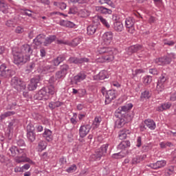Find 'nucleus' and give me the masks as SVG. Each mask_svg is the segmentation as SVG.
<instances>
[{"mask_svg":"<svg viewBox=\"0 0 176 176\" xmlns=\"http://www.w3.org/2000/svg\"><path fill=\"white\" fill-rule=\"evenodd\" d=\"M142 162V157L140 155H137L132 159L131 164H138Z\"/></svg>","mask_w":176,"mask_h":176,"instance_id":"47","label":"nucleus"},{"mask_svg":"<svg viewBox=\"0 0 176 176\" xmlns=\"http://www.w3.org/2000/svg\"><path fill=\"white\" fill-rule=\"evenodd\" d=\"M56 71V66L52 65L50 63H45L42 67V73L43 74H50Z\"/></svg>","mask_w":176,"mask_h":176,"instance_id":"16","label":"nucleus"},{"mask_svg":"<svg viewBox=\"0 0 176 176\" xmlns=\"http://www.w3.org/2000/svg\"><path fill=\"white\" fill-rule=\"evenodd\" d=\"M107 72L104 70L101 71L99 74L96 76H94V80H104V79H107Z\"/></svg>","mask_w":176,"mask_h":176,"instance_id":"30","label":"nucleus"},{"mask_svg":"<svg viewBox=\"0 0 176 176\" xmlns=\"http://www.w3.org/2000/svg\"><path fill=\"white\" fill-rule=\"evenodd\" d=\"M27 150L25 148H20L18 147V151L16 153V163H30V164H34L32 160L27 157L25 153Z\"/></svg>","mask_w":176,"mask_h":176,"instance_id":"5","label":"nucleus"},{"mask_svg":"<svg viewBox=\"0 0 176 176\" xmlns=\"http://www.w3.org/2000/svg\"><path fill=\"white\" fill-rule=\"evenodd\" d=\"M113 28L116 32H122L124 30V26L122 22L116 21L113 23Z\"/></svg>","mask_w":176,"mask_h":176,"instance_id":"27","label":"nucleus"},{"mask_svg":"<svg viewBox=\"0 0 176 176\" xmlns=\"http://www.w3.org/2000/svg\"><path fill=\"white\" fill-rule=\"evenodd\" d=\"M12 133L13 132H12V131H10L9 132V131H6V138H8V140H12V135H13V134H12Z\"/></svg>","mask_w":176,"mask_h":176,"instance_id":"64","label":"nucleus"},{"mask_svg":"<svg viewBox=\"0 0 176 176\" xmlns=\"http://www.w3.org/2000/svg\"><path fill=\"white\" fill-rule=\"evenodd\" d=\"M151 92H149L148 90H145L144 91L142 92L141 98H145L146 100H148L149 98H151Z\"/></svg>","mask_w":176,"mask_h":176,"instance_id":"48","label":"nucleus"},{"mask_svg":"<svg viewBox=\"0 0 176 176\" xmlns=\"http://www.w3.org/2000/svg\"><path fill=\"white\" fill-rule=\"evenodd\" d=\"M47 147V143L45 141H40L38 144V152H42V151H45Z\"/></svg>","mask_w":176,"mask_h":176,"instance_id":"42","label":"nucleus"},{"mask_svg":"<svg viewBox=\"0 0 176 176\" xmlns=\"http://www.w3.org/2000/svg\"><path fill=\"white\" fill-rule=\"evenodd\" d=\"M113 39V33L112 32H107L102 35V40L104 45H111Z\"/></svg>","mask_w":176,"mask_h":176,"instance_id":"18","label":"nucleus"},{"mask_svg":"<svg viewBox=\"0 0 176 176\" xmlns=\"http://www.w3.org/2000/svg\"><path fill=\"white\" fill-rule=\"evenodd\" d=\"M45 36H46L44 34H38L34 40L33 43L36 45V46H41V45H44L45 43Z\"/></svg>","mask_w":176,"mask_h":176,"instance_id":"20","label":"nucleus"},{"mask_svg":"<svg viewBox=\"0 0 176 176\" xmlns=\"http://www.w3.org/2000/svg\"><path fill=\"white\" fill-rule=\"evenodd\" d=\"M109 144L107 143L100 146V148H97L94 153L91 155L93 160H101V157H105L108 155V148Z\"/></svg>","mask_w":176,"mask_h":176,"instance_id":"4","label":"nucleus"},{"mask_svg":"<svg viewBox=\"0 0 176 176\" xmlns=\"http://www.w3.org/2000/svg\"><path fill=\"white\" fill-rule=\"evenodd\" d=\"M82 42V38L78 37L73 39L69 43V46H72V47H76Z\"/></svg>","mask_w":176,"mask_h":176,"instance_id":"41","label":"nucleus"},{"mask_svg":"<svg viewBox=\"0 0 176 176\" xmlns=\"http://www.w3.org/2000/svg\"><path fill=\"white\" fill-rule=\"evenodd\" d=\"M140 50H142V45L137 44L129 47L126 49V53L128 56H131V54L137 53V52H140Z\"/></svg>","mask_w":176,"mask_h":176,"instance_id":"17","label":"nucleus"},{"mask_svg":"<svg viewBox=\"0 0 176 176\" xmlns=\"http://www.w3.org/2000/svg\"><path fill=\"white\" fill-rule=\"evenodd\" d=\"M56 93L54 86L49 85L45 87H43L35 95L34 98L41 101V100H49L50 96H53Z\"/></svg>","mask_w":176,"mask_h":176,"instance_id":"2","label":"nucleus"},{"mask_svg":"<svg viewBox=\"0 0 176 176\" xmlns=\"http://www.w3.org/2000/svg\"><path fill=\"white\" fill-rule=\"evenodd\" d=\"M96 32H98V26L96 25H90L87 28V35L91 36L94 35Z\"/></svg>","mask_w":176,"mask_h":176,"instance_id":"23","label":"nucleus"},{"mask_svg":"<svg viewBox=\"0 0 176 176\" xmlns=\"http://www.w3.org/2000/svg\"><path fill=\"white\" fill-rule=\"evenodd\" d=\"M65 58H67V56H65V54L59 55L58 57H56L52 60L54 66L58 67L60 63L65 61Z\"/></svg>","mask_w":176,"mask_h":176,"instance_id":"21","label":"nucleus"},{"mask_svg":"<svg viewBox=\"0 0 176 176\" xmlns=\"http://www.w3.org/2000/svg\"><path fill=\"white\" fill-rule=\"evenodd\" d=\"M76 168H78V167L75 164H73L67 168L66 171L67 173H75V171H76Z\"/></svg>","mask_w":176,"mask_h":176,"instance_id":"56","label":"nucleus"},{"mask_svg":"<svg viewBox=\"0 0 176 176\" xmlns=\"http://www.w3.org/2000/svg\"><path fill=\"white\" fill-rule=\"evenodd\" d=\"M87 78V74L86 72L82 71L78 73L73 78V83L75 85H78V83H80V82L85 80Z\"/></svg>","mask_w":176,"mask_h":176,"instance_id":"15","label":"nucleus"},{"mask_svg":"<svg viewBox=\"0 0 176 176\" xmlns=\"http://www.w3.org/2000/svg\"><path fill=\"white\" fill-rule=\"evenodd\" d=\"M127 134H130V131L129 129H122L118 133V138L120 140H126L127 138Z\"/></svg>","mask_w":176,"mask_h":176,"instance_id":"33","label":"nucleus"},{"mask_svg":"<svg viewBox=\"0 0 176 176\" xmlns=\"http://www.w3.org/2000/svg\"><path fill=\"white\" fill-rule=\"evenodd\" d=\"M124 155H122V153H114L112 155V158L113 159H122Z\"/></svg>","mask_w":176,"mask_h":176,"instance_id":"61","label":"nucleus"},{"mask_svg":"<svg viewBox=\"0 0 176 176\" xmlns=\"http://www.w3.org/2000/svg\"><path fill=\"white\" fill-rule=\"evenodd\" d=\"M171 108V103L165 102L162 103L160 106L156 108V111L158 112H163V111H166V109H170Z\"/></svg>","mask_w":176,"mask_h":176,"instance_id":"26","label":"nucleus"},{"mask_svg":"<svg viewBox=\"0 0 176 176\" xmlns=\"http://www.w3.org/2000/svg\"><path fill=\"white\" fill-rule=\"evenodd\" d=\"M168 81V74L162 73L158 78L156 90L158 93H160L164 90L165 85Z\"/></svg>","mask_w":176,"mask_h":176,"instance_id":"7","label":"nucleus"},{"mask_svg":"<svg viewBox=\"0 0 176 176\" xmlns=\"http://www.w3.org/2000/svg\"><path fill=\"white\" fill-rule=\"evenodd\" d=\"M133 103H128L122 107H119L115 112L116 118H127V116L133 115L134 118V112L129 111L133 108Z\"/></svg>","mask_w":176,"mask_h":176,"instance_id":"3","label":"nucleus"},{"mask_svg":"<svg viewBox=\"0 0 176 176\" xmlns=\"http://www.w3.org/2000/svg\"><path fill=\"white\" fill-rule=\"evenodd\" d=\"M155 63L158 65H168L171 64V58L166 55L155 59Z\"/></svg>","mask_w":176,"mask_h":176,"instance_id":"14","label":"nucleus"},{"mask_svg":"<svg viewBox=\"0 0 176 176\" xmlns=\"http://www.w3.org/2000/svg\"><path fill=\"white\" fill-rule=\"evenodd\" d=\"M89 61H90V60L87 58H78L76 56H72L68 59L69 64H76V65L84 64V63H89Z\"/></svg>","mask_w":176,"mask_h":176,"instance_id":"9","label":"nucleus"},{"mask_svg":"<svg viewBox=\"0 0 176 176\" xmlns=\"http://www.w3.org/2000/svg\"><path fill=\"white\" fill-rule=\"evenodd\" d=\"M148 72L152 75H159V70L156 68L149 69Z\"/></svg>","mask_w":176,"mask_h":176,"instance_id":"60","label":"nucleus"},{"mask_svg":"<svg viewBox=\"0 0 176 176\" xmlns=\"http://www.w3.org/2000/svg\"><path fill=\"white\" fill-rule=\"evenodd\" d=\"M144 72H145V71H144V69H137L135 70V72L132 74L133 77L137 76L138 75H140V74H144Z\"/></svg>","mask_w":176,"mask_h":176,"instance_id":"57","label":"nucleus"},{"mask_svg":"<svg viewBox=\"0 0 176 176\" xmlns=\"http://www.w3.org/2000/svg\"><path fill=\"white\" fill-rule=\"evenodd\" d=\"M118 97V93L115 89H110L109 91H106L105 95V104H110L112 100H115Z\"/></svg>","mask_w":176,"mask_h":176,"instance_id":"10","label":"nucleus"},{"mask_svg":"<svg viewBox=\"0 0 176 176\" xmlns=\"http://www.w3.org/2000/svg\"><path fill=\"white\" fill-rule=\"evenodd\" d=\"M96 10L102 14H112V10L108 9L104 6H97Z\"/></svg>","mask_w":176,"mask_h":176,"instance_id":"22","label":"nucleus"},{"mask_svg":"<svg viewBox=\"0 0 176 176\" xmlns=\"http://www.w3.org/2000/svg\"><path fill=\"white\" fill-rule=\"evenodd\" d=\"M61 105H63V102H60V101H52L49 103L48 104V107L50 108V109L51 111H54V109H56V108H60V107H61Z\"/></svg>","mask_w":176,"mask_h":176,"instance_id":"31","label":"nucleus"},{"mask_svg":"<svg viewBox=\"0 0 176 176\" xmlns=\"http://www.w3.org/2000/svg\"><path fill=\"white\" fill-rule=\"evenodd\" d=\"M6 25L10 28H14L16 27V21L13 20H8L6 22Z\"/></svg>","mask_w":176,"mask_h":176,"instance_id":"52","label":"nucleus"},{"mask_svg":"<svg viewBox=\"0 0 176 176\" xmlns=\"http://www.w3.org/2000/svg\"><path fill=\"white\" fill-rule=\"evenodd\" d=\"M167 164V162L166 160L157 161L154 164H150L148 167L153 168V170H157L159 168H163Z\"/></svg>","mask_w":176,"mask_h":176,"instance_id":"19","label":"nucleus"},{"mask_svg":"<svg viewBox=\"0 0 176 176\" xmlns=\"http://www.w3.org/2000/svg\"><path fill=\"white\" fill-rule=\"evenodd\" d=\"M36 63H35L34 61H32L27 65L26 72H31L32 71H34V69H36Z\"/></svg>","mask_w":176,"mask_h":176,"instance_id":"39","label":"nucleus"},{"mask_svg":"<svg viewBox=\"0 0 176 176\" xmlns=\"http://www.w3.org/2000/svg\"><path fill=\"white\" fill-rule=\"evenodd\" d=\"M131 120H133V114L129 116L126 115V117L120 116L118 118V120H116L115 126L117 129H122L126 123H129V122H131Z\"/></svg>","mask_w":176,"mask_h":176,"instance_id":"8","label":"nucleus"},{"mask_svg":"<svg viewBox=\"0 0 176 176\" xmlns=\"http://www.w3.org/2000/svg\"><path fill=\"white\" fill-rule=\"evenodd\" d=\"M80 14H81V17H89V16H90V12H89V10L84 9V10H81L80 11Z\"/></svg>","mask_w":176,"mask_h":176,"instance_id":"55","label":"nucleus"},{"mask_svg":"<svg viewBox=\"0 0 176 176\" xmlns=\"http://www.w3.org/2000/svg\"><path fill=\"white\" fill-rule=\"evenodd\" d=\"M33 52L32 47L28 44H24L20 47H12V55L14 64L18 66L27 64L31 60Z\"/></svg>","mask_w":176,"mask_h":176,"instance_id":"1","label":"nucleus"},{"mask_svg":"<svg viewBox=\"0 0 176 176\" xmlns=\"http://www.w3.org/2000/svg\"><path fill=\"white\" fill-rule=\"evenodd\" d=\"M22 81L21 78H20L19 76H14L12 78L10 81V85L12 86V87H14L16 89V87Z\"/></svg>","mask_w":176,"mask_h":176,"instance_id":"34","label":"nucleus"},{"mask_svg":"<svg viewBox=\"0 0 176 176\" xmlns=\"http://www.w3.org/2000/svg\"><path fill=\"white\" fill-rule=\"evenodd\" d=\"M18 146H26L25 142L23 139H19L16 141Z\"/></svg>","mask_w":176,"mask_h":176,"instance_id":"59","label":"nucleus"},{"mask_svg":"<svg viewBox=\"0 0 176 176\" xmlns=\"http://www.w3.org/2000/svg\"><path fill=\"white\" fill-rule=\"evenodd\" d=\"M160 146L162 149H165L167 146L170 148V146H173V143L171 142H162L160 144Z\"/></svg>","mask_w":176,"mask_h":176,"instance_id":"50","label":"nucleus"},{"mask_svg":"<svg viewBox=\"0 0 176 176\" xmlns=\"http://www.w3.org/2000/svg\"><path fill=\"white\" fill-rule=\"evenodd\" d=\"M143 83L145 86H149V84L152 83V76H145L143 77Z\"/></svg>","mask_w":176,"mask_h":176,"instance_id":"46","label":"nucleus"},{"mask_svg":"<svg viewBox=\"0 0 176 176\" xmlns=\"http://www.w3.org/2000/svg\"><path fill=\"white\" fill-rule=\"evenodd\" d=\"M86 94H87L86 89H78L79 97H80V98L85 97V96H86Z\"/></svg>","mask_w":176,"mask_h":176,"instance_id":"58","label":"nucleus"},{"mask_svg":"<svg viewBox=\"0 0 176 176\" xmlns=\"http://www.w3.org/2000/svg\"><path fill=\"white\" fill-rule=\"evenodd\" d=\"M43 137L47 141L50 142V141H53V135L52 131L50 129H45V131L43 133Z\"/></svg>","mask_w":176,"mask_h":176,"instance_id":"24","label":"nucleus"},{"mask_svg":"<svg viewBox=\"0 0 176 176\" xmlns=\"http://www.w3.org/2000/svg\"><path fill=\"white\" fill-rule=\"evenodd\" d=\"M14 75H16L14 70L9 69L5 64L0 65V79H9Z\"/></svg>","mask_w":176,"mask_h":176,"instance_id":"6","label":"nucleus"},{"mask_svg":"<svg viewBox=\"0 0 176 176\" xmlns=\"http://www.w3.org/2000/svg\"><path fill=\"white\" fill-rule=\"evenodd\" d=\"M56 35H51L47 37L45 36L43 46H49V45H52V43L56 41Z\"/></svg>","mask_w":176,"mask_h":176,"instance_id":"28","label":"nucleus"},{"mask_svg":"<svg viewBox=\"0 0 176 176\" xmlns=\"http://www.w3.org/2000/svg\"><path fill=\"white\" fill-rule=\"evenodd\" d=\"M41 80V78L34 77L30 80V83L28 85V89L30 91H34V90H36V87L39 85V82Z\"/></svg>","mask_w":176,"mask_h":176,"instance_id":"12","label":"nucleus"},{"mask_svg":"<svg viewBox=\"0 0 176 176\" xmlns=\"http://www.w3.org/2000/svg\"><path fill=\"white\" fill-rule=\"evenodd\" d=\"M15 126H16V120H12L8 126L7 131H8L9 132L12 131L13 133L14 127H15Z\"/></svg>","mask_w":176,"mask_h":176,"instance_id":"51","label":"nucleus"},{"mask_svg":"<svg viewBox=\"0 0 176 176\" xmlns=\"http://www.w3.org/2000/svg\"><path fill=\"white\" fill-rule=\"evenodd\" d=\"M29 142H34L36 140V133L35 132H29L26 134Z\"/></svg>","mask_w":176,"mask_h":176,"instance_id":"38","label":"nucleus"},{"mask_svg":"<svg viewBox=\"0 0 176 176\" xmlns=\"http://www.w3.org/2000/svg\"><path fill=\"white\" fill-rule=\"evenodd\" d=\"M19 147L16 146H12L9 151L11 152V156L12 157H16L17 156V152H18Z\"/></svg>","mask_w":176,"mask_h":176,"instance_id":"45","label":"nucleus"},{"mask_svg":"<svg viewBox=\"0 0 176 176\" xmlns=\"http://www.w3.org/2000/svg\"><path fill=\"white\" fill-rule=\"evenodd\" d=\"M90 130H91V126L90 124H83L81 125L79 129V135L80 138H85L89 133H90Z\"/></svg>","mask_w":176,"mask_h":176,"instance_id":"11","label":"nucleus"},{"mask_svg":"<svg viewBox=\"0 0 176 176\" xmlns=\"http://www.w3.org/2000/svg\"><path fill=\"white\" fill-rule=\"evenodd\" d=\"M65 24L66 27H68L69 28H74V27H75V23L69 21H67V22H65Z\"/></svg>","mask_w":176,"mask_h":176,"instance_id":"63","label":"nucleus"},{"mask_svg":"<svg viewBox=\"0 0 176 176\" xmlns=\"http://www.w3.org/2000/svg\"><path fill=\"white\" fill-rule=\"evenodd\" d=\"M55 76L58 80V82H60V80H63L66 76L65 74H64V73H62L61 72H60V70H58L55 73Z\"/></svg>","mask_w":176,"mask_h":176,"instance_id":"44","label":"nucleus"},{"mask_svg":"<svg viewBox=\"0 0 176 176\" xmlns=\"http://www.w3.org/2000/svg\"><path fill=\"white\" fill-rule=\"evenodd\" d=\"M118 53V50L116 49L113 51H111V52H107V54H104L102 58L104 61V63H111V61H113L115 58V54Z\"/></svg>","mask_w":176,"mask_h":176,"instance_id":"13","label":"nucleus"},{"mask_svg":"<svg viewBox=\"0 0 176 176\" xmlns=\"http://www.w3.org/2000/svg\"><path fill=\"white\" fill-rule=\"evenodd\" d=\"M131 146V143H130V141H122L118 144V149H126V148H130Z\"/></svg>","mask_w":176,"mask_h":176,"instance_id":"35","label":"nucleus"},{"mask_svg":"<svg viewBox=\"0 0 176 176\" xmlns=\"http://www.w3.org/2000/svg\"><path fill=\"white\" fill-rule=\"evenodd\" d=\"M141 145H142V140L141 136H138L136 141V146L138 148H141Z\"/></svg>","mask_w":176,"mask_h":176,"instance_id":"62","label":"nucleus"},{"mask_svg":"<svg viewBox=\"0 0 176 176\" xmlns=\"http://www.w3.org/2000/svg\"><path fill=\"white\" fill-rule=\"evenodd\" d=\"M152 149V145L151 144H146L142 146V152L146 153L149 152Z\"/></svg>","mask_w":176,"mask_h":176,"instance_id":"49","label":"nucleus"},{"mask_svg":"<svg viewBox=\"0 0 176 176\" xmlns=\"http://www.w3.org/2000/svg\"><path fill=\"white\" fill-rule=\"evenodd\" d=\"M134 24H135V19L133 16H129L125 19V27L126 28H134Z\"/></svg>","mask_w":176,"mask_h":176,"instance_id":"25","label":"nucleus"},{"mask_svg":"<svg viewBox=\"0 0 176 176\" xmlns=\"http://www.w3.org/2000/svg\"><path fill=\"white\" fill-rule=\"evenodd\" d=\"M26 131L27 133H35V126H34V124L30 123L26 126Z\"/></svg>","mask_w":176,"mask_h":176,"instance_id":"54","label":"nucleus"},{"mask_svg":"<svg viewBox=\"0 0 176 176\" xmlns=\"http://www.w3.org/2000/svg\"><path fill=\"white\" fill-rule=\"evenodd\" d=\"M68 71H69V65L67 64H63L60 66L59 72H62L64 75L67 76V74H68Z\"/></svg>","mask_w":176,"mask_h":176,"instance_id":"37","label":"nucleus"},{"mask_svg":"<svg viewBox=\"0 0 176 176\" xmlns=\"http://www.w3.org/2000/svg\"><path fill=\"white\" fill-rule=\"evenodd\" d=\"M16 89H18V91H23L27 89V84L22 80V81H21L16 87Z\"/></svg>","mask_w":176,"mask_h":176,"instance_id":"40","label":"nucleus"},{"mask_svg":"<svg viewBox=\"0 0 176 176\" xmlns=\"http://www.w3.org/2000/svg\"><path fill=\"white\" fill-rule=\"evenodd\" d=\"M116 48L103 47L99 50L100 54H107V53H112Z\"/></svg>","mask_w":176,"mask_h":176,"instance_id":"36","label":"nucleus"},{"mask_svg":"<svg viewBox=\"0 0 176 176\" xmlns=\"http://www.w3.org/2000/svg\"><path fill=\"white\" fill-rule=\"evenodd\" d=\"M144 124L146 127H148L150 130H155L156 129V123L155 121H153V120H145Z\"/></svg>","mask_w":176,"mask_h":176,"instance_id":"32","label":"nucleus"},{"mask_svg":"<svg viewBox=\"0 0 176 176\" xmlns=\"http://www.w3.org/2000/svg\"><path fill=\"white\" fill-rule=\"evenodd\" d=\"M0 12L4 14L9 13V6L3 0H0Z\"/></svg>","mask_w":176,"mask_h":176,"instance_id":"29","label":"nucleus"},{"mask_svg":"<svg viewBox=\"0 0 176 176\" xmlns=\"http://www.w3.org/2000/svg\"><path fill=\"white\" fill-rule=\"evenodd\" d=\"M98 19L100 20V21L102 23V24H103V25L104 27H106V28H111V25H109V23H108V21H107V19H104V17H102V16H98Z\"/></svg>","mask_w":176,"mask_h":176,"instance_id":"43","label":"nucleus"},{"mask_svg":"<svg viewBox=\"0 0 176 176\" xmlns=\"http://www.w3.org/2000/svg\"><path fill=\"white\" fill-rule=\"evenodd\" d=\"M16 112L14 111H7L4 113L3 114H1L0 118L2 120L6 119V118H8V116H12V115H14Z\"/></svg>","mask_w":176,"mask_h":176,"instance_id":"53","label":"nucleus"}]
</instances>
